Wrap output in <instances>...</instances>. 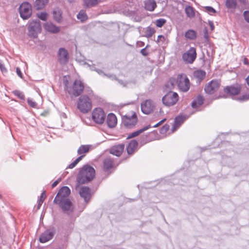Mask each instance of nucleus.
I'll return each mask as SVG.
<instances>
[{"mask_svg": "<svg viewBox=\"0 0 249 249\" xmlns=\"http://www.w3.org/2000/svg\"><path fill=\"white\" fill-rule=\"evenodd\" d=\"M176 83L179 89L182 91L186 92L190 88V81L185 74L178 75Z\"/></svg>", "mask_w": 249, "mask_h": 249, "instance_id": "nucleus-5", "label": "nucleus"}, {"mask_svg": "<svg viewBox=\"0 0 249 249\" xmlns=\"http://www.w3.org/2000/svg\"><path fill=\"white\" fill-rule=\"evenodd\" d=\"M27 103L31 107H35L36 106V103L31 98L27 99Z\"/></svg>", "mask_w": 249, "mask_h": 249, "instance_id": "nucleus-43", "label": "nucleus"}, {"mask_svg": "<svg viewBox=\"0 0 249 249\" xmlns=\"http://www.w3.org/2000/svg\"><path fill=\"white\" fill-rule=\"evenodd\" d=\"M244 16L245 18V19L248 22H249V11H246L244 12Z\"/></svg>", "mask_w": 249, "mask_h": 249, "instance_id": "nucleus-46", "label": "nucleus"}, {"mask_svg": "<svg viewBox=\"0 0 249 249\" xmlns=\"http://www.w3.org/2000/svg\"><path fill=\"white\" fill-rule=\"evenodd\" d=\"M238 100L241 102L246 101L249 100V94H245L238 98Z\"/></svg>", "mask_w": 249, "mask_h": 249, "instance_id": "nucleus-42", "label": "nucleus"}, {"mask_svg": "<svg viewBox=\"0 0 249 249\" xmlns=\"http://www.w3.org/2000/svg\"><path fill=\"white\" fill-rule=\"evenodd\" d=\"M168 129V126L167 125H164L160 129V133H162L163 132H166Z\"/></svg>", "mask_w": 249, "mask_h": 249, "instance_id": "nucleus-50", "label": "nucleus"}, {"mask_svg": "<svg viewBox=\"0 0 249 249\" xmlns=\"http://www.w3.org/2000/svg\"><path fill=\"white\" fill-rule=\"evenodd\" d=\"M170 83L172 85V86L173 87L174 85V80L173 79H171L170 80Z\"/></svg>", "mask_w": 249, "mask_h": 249, "instance_id": "nucleus-58", "label": "nucleus"}, {"mask_svg": "<svg viewBox=\"0 0 249 249\" xmlns=\"http://www.w3.org/2000/svg\"><path fill=\"white\" fill-rule=\"evenodd\" d=\"M37 17L41 20L45 21L48 18V14L46 12H41L37 14Z\"/></svg>", "mask_w": 249, "mask_h": 249, "instance_id": "nucleus-40", "label": "nucleus"}, {"mask_svg": "<svg viewBox=\"0 0 249 249\" xmlns=\"http://www.w3.org/2000/svg\"><path fill=\"white\" fill-rule=\"evenodd\" d=\"M209 25H210V26L211 27V30H213L214 29V28L213 22L212 21H210L209 22Z\"/></svg>", "mask_w": 249, "mask_h": 249, "instance_id": "nucleus-55", "label": "nucleus"}, {"mask_svg": "<svg viewBox=\"0 0 249 249\" xmlns=\"http://www.w3.org/2000/svg\"><path fill=\"white\" fill-rule=\"evenodd\" d=\"M46 197V192L44 191L41 193V195L40 196V198H39V200H40V201L43 202L44 200H45Z\"/></svg>", "mask_w": 249, "mask_h": 249, "instance_id": "nucleus-47", "label": "nucleus"}, {"mask_svg": "<svg viewBox=\"0 0 249 249\" xmlns=\"http://www.w3.org/2000/svg\"><path fill=\"white\" fill-rule=\"evenodd\" d=\"M157 6L156 1L154 0H146L145 1V8L150 11H153Z\"/></svg>", "mask_w": 249, "mask_h": 249, "instance_id": "nucleus-23", "label": "nucleus"}, {"mask_svg": "<svg viewBox=\"0 0 249 249\" xmlns=\"http://www.w3.org/2000/svg\"><path fill=\"white\" fill-rule=\"evenodd\" d=\"M79 193L81 197H83L86 202H88L91 196L90 189L88 187H82L79 191Z\"/></svg>", "mask_w": 249, "mask_h": 249, "instance_id": "nucleus-16", "label": "nucleus"}, {"mask_svg": "<svg viewBox=\"0 0 249 249\" xmlns=\"http://www.w3.org/2000/svg\"><path fill=\"white\" fill-rule=\"evenodd\" d=\"M246 81L248 86H249V75L246 78Z\"/></svg>", "mask_w": 249, "mask_h": 249, "instance_id": "nucleus-60", "label": "nucleus"}, {"mask_svg": "<svg viewBox=\"0 0 249 249\" xmlns=\"http://www.w3.org/2000/svg\"><path fill=\"white\" fill-rule=\"evenodd\" d=\"M196 57V49L191 47L189 50L184 53L182 55V59L186 63L192 64L195 61Z\"/></svg>", "mask_w": 249, "mask_h": 249, "instance_id": "nucleus-11", "label": "nucleus"}, {"mask_svg": "<svg viewBox=\"0 0 249 249\" xmlns=\"http://www.w3.org/2000/svg\"><path fill=\"white\" fill-rule=\"evenodd\" d=\"M154 102L150 99H147L141 103V110L145 114H149L153 112L155 108Z\"/></svg>", "mask_w": 249, "mask_h": 249, "instance_id": "nucleus-12", "label": "nucleus"}, {"mask_svg": "<svg viewBox=\"0 0 249 249\" xmlns=\"http://www.w3.org/2000/svg\"><path fill=\"white\" fill-rule=\"evenodd\" d=\"M113 164V160L107 158L104 160V168L106 170H108L112 167Z\"/></svg>", "mask_w": 249, "mask_h": 249, "instance_id": "nucleus-29", "label": "nucleus"}, {"mask_svg": "<svg viewBox=\"0 0 249 249\" xmlns=\"http://www.w3.org/2000/svg\"><path fill=\"white\" fill-rule=\"evenodd\" d=\"M71 193V190L67 186H63L58 191L56 195L53 203L57 204L65 213L69 214L72 213L74 210V207L68 198Z\"/></svg>", "mask_w": 249, "mask_h": 249, "instance_id": "nucleus-1", "label": "nucleus"}, {"mask_svg": "<svg viewBox=\"0 0 249 249\" xmlns=\"http://www.w3.org/2000/svg\"><path fill=\"white\" fill-rule=\"evenodd\" d=\"M225 5L228 9H233L236 7V2L235 0H226Z\"/></svg>", "mask_w": 249, "mask_h": 249, "instance_id": "nucleus-35", "label": "nucleus"}, {"mask_svg": "<svg viewBox=\"0 0 249 249\" xmlns=\"http://www.w3.org/2000/svg\"><path fill=\"white\" fill-rule=\"evenodd\" d=\"M106 114L104 110L100 108H94L92 112V119L97 124H102L105 122Z\"/></svg>", "mask_w": 249, "mask_h": 249, "instance_id": "nucleus-8", "label": "nucleus"}, {"mask_svg": "<svg viewBox=\"0 0 249 249\" xmlns=\"http://www.w3.org/2000/svg\"><path fill=\"white\" fill-rule=\"evenodd\" d=\"M178 100V96L176 92L170 91L165 95L162 99L163 104L167 107L174 106Z\"/></svg>", "mask_w": 249, "mask_h": 249, "instance_id": "nucleus-6", "label": "nucleus"}, {"mask_svg": "<svg viewBox=\"0 0 249 249\" xmlns=\"http://www.w3.org/2000/svg\"><path fill=\"white\" fill-rule=\"evenodd\" d=\"M53 16L54 19L57 22H59L62 18L61 12L59 9H54L53 11Z\"/></svg>", "mask_w": 249, "mask_h": 249, "instance_id": "nucleus-34", "label": "nucleus"}, {"mask_svg": "<svg viewBox=\"0 0 249 249\" xmlns=\"http://www.w3.org/2000/svg\"><path fill=\"white\" fill-rule=\"evenodd\" d=\"M124 145L123 144L115 145L113 146L110 150V153L116 156H120L124 150Z\"/></svg>", "mask_w": 249, "mask_h": 249, "instance_id": "nucleus-17", "label": "nucleus"}, {"mask_svg": "<svg viewBox=\"0 0 249 249\" xmlns=\"http://www.w3.org/2000/svg\"><path fill=\"white\" fill-rule=\"evenodd\" d=\"M99 1V0H84V3L86 7H90L96 5Z\"/></svg>", "mask_w": 249, "mask_h": 249, "instance_id": "nucleus-32", "label": "nucleus"}, {"mask_svg": "<svg viewBox=\"0 0 249 249\" xmlns=\"http://www.w3.org/2000/svg\"><path fill=\"white\" fill-rule=\"evenodd\" d=\"M243 62L246 65L248 64V61L247 58H244V59Z\"/></svg>", "mask_w": 249, "mask_h": 249, "instance_id": "nucleus-59", "label": "nucleus"}, {"mask_svg": "<svg viewBox=\"0 0 249 249\" xmlns=\"http://www.w3.org/2000/svg\"><path fill=\"white\" fill-rule=\"evenodd\" d=\"M55 234V230L53 228L45 231L40 235L39 240L42 243H45L51 240Z\"/></svg>", "mask_w": 249, "mask_h": 249, "instance_id": "nucleus-14", "label": "nucleus"}, {"mask_svg": "<svg viewBox=\"0 0 249 249\" xmlns=\"http://www.w3.org/2000/svg\"><path fill=\"white\" fill-rule=\"evenodd\" d=\"M16 72H17V73L18 75V76H19L20 78H22V73H21L20 70L19 68H17Z\"/></svg>", "mask_w": 249, "mask_h": 249, "instance_id": "nucleus-53", "label": "nucleus"}, {"mask_svg": "<svg viewBox=\"0 0 249 249\" xmlns=\"http://www.w3.org/2000/svg\"><path fill=\"white\" fill-rule=\"evenodd\" d=\"M138 145V142L135 140H132L127 146V152L128 154L130 155L133 153L134 150Z\"/></svg>", "mask_w": 249, "mask_h": 249, "instance_id": "nucleus-24", "label": "nucleus"}, {"mask_svg": "<svg viewBox=\"0 0 249 249\" xmlns=\"http://www.w3.org/2000/svg\"><path fill=\"white\" fill-rule=\"evenodd\" d=\"M205 37L206 38H207V39L208 38V36H207V34H205Z\"/></svg>", "mask_w": 249, "mask_h": 249, "instance_id": "nucleus-61", "label": "nucleus"}, {"mask_svg": "<svg viewBox=\"0 0 249 249\" xmlns=\"http://www.w3.org/2000/svg\"><path fill=\"white\" fill-rule=\"evenodd\" d=\"M166 120V119H162V120H161L160 122H159V123H158L157 124H155L154 125H153L152 127H157L159 125H160L161 124H162Z\"/></svg>", "mask_w": 249, "mask_h": 249, "instance_id": "nucleus-52", "label": "nucleus"}, {"mask_svg": "<svg viewBox=\"0 0 249 249\" xmlns=\"http://www.w3.org/2000/svg\"><path fill=\"white\" fill-rule=\"evenodd\" d=\"M185 11L187 16L190 18H193L195 16V12L192 7L186 6Z\"/></svg>", "mask_w": 249, "mask_h": 249, "instance_id": "nucleus-33", "label": "nucleus"}, {"mask_svg": "<svg viewBox=\"0 0 249 249\" xmlns=\"http://www.w3.org/2000/svg\"><path fill=\"white\" fill-rule=\"evenodd\" d=\"M184 121V118L181 116L177 117L174 121V123L173 124V126L172 127L171 130L173 132H175L179 126L180 125L183 123Z\"/></svg>", "mask_w": 249, "mask_h": 249, "instance_id": "nucleus-21", "label": "nucleus"}, {"mask_svg": "<svg viewBox=\"0 0 249 249\" xmlns=\"http://www.w3.org/2000/svg\"><path fill=\"white\" fill-rule=\"evenodd\" d=\"M13 93L15 95L17 96L18 98L24 100V95L22 92L19 90H14L13 91Z\"/></svg>", "mask_w": 249, "mask_h": 249, "instance_id": "nucleus-39", "label": "nucleus"}, {"mask_svg": "<svg viewBox=\"0 0 249 249\" xmlns=\"http://www.w3.org/2000/svg\"><path fill=\"white\" fill-rule=\"evenodd\" d=\"M165 22V19L163 18H160L156 21V25L158 27H161Z\"/></svg>", "mask_w": 249, "mask_h": 249, "instance_id": "nucleus-41", "label": "nucleus"}, {"mask_svg": "<svg viewBox=\"0 0 249 249\" xmlns=\"http://www.w3.org/2000/svg\"><path fill=\"white\" fill-rule=\"evenodd\" d=\"M151 127V126L150 125H148L143 127L142 129H140L137 131L132 132L129 134V135L127 137V139H131V138H134L135 137H136L138 135H139L140 134H141L142 132H143V131L147 130L148 128H149Z\"/></svg>", "mask_w": 249, "mask_h": 249, "instance_id": "nucleus-25", "label": "nucleus"}, {"mask_svg": "<svg viewBox=\"0 0 249 249\" xmlns=\"http://www.w3.org/2000/svg\"><path fill=\"white\" fill-rule=\"evenodd\" d=\"M84 88V85L82 81L79 80H76L74 81L72 88H69L66 86V89L70 94L77 97L81 94Z\"/></svg>", "mask_w": 249, "mask_h": 249, "instance_id": "nucleus-4", "label": "nucleus"}, {"mask_svg": "<svg viewBox=\"0 0 249 249\" xmlns=\"http://www.w3.org/2000/svg\"><path fill=\"white\" fill-rule=\"evenodd\" d=\"M148 47V45H147L145 48H143L141 50V53L143 56H147L148 55V52L146 50V48Z\"/></svg>", "mask_w": 249, "mask_h": 249, "instance_id": "nucleus-45", "label": "nucleus"}, {"mask_svg": "<svg viewBox=\"0 0 249 249\" xmlns=\"http://www.w3.org/2000/svg\"><path fill=\"white\" fill-rule=\"evenodd\" d=\"M85 156L84 155H81L79 157H78L72 163H71L69 165V168L70 169H72L74 168L76 164L82 159V158Z\"/></svg>", "mask_w": 249, "mask_h": 249, "instance_id": "nucleus-38", "label": "nucleus"}, {"mask_svg": "<svg viewBox=\"0 0 249 249\" xmlns=\"http://www.w3.org/2000/svg\"><path fill=\"white\" fill-rule=\"evenodd\" d=\"M41 30L40 22L39 20H33L31 22L28 27V35L30 36L35 38Z\"/></svg>", "mask_w": 249, "mask_h": 249, "instance_id": "nucleus-9", "label": "nucleus"}, {"mask_svg": "<svg viewBox=\"0 0 249 249\" xmlns=\"http://www.w3.org/2000/svg\"><path fill=\"white\" fill-rule=\"evenodd\" d=\"M107 123L108 127L110 128L114 127L117 123V119L116 116L113 113L108 114L107 118Z\"/></svg>", "mask_w": 249, "mask_h": 249, "instance_id": "nucleus-19", "label": "nucleus"}, {"mask_svg": "<svg viewBox=\"0 0 249 249\" xmlns=\"http://www.w3.org/2000/svg\"><path fill=\"white\" fill-rule=\"evenodd\" d=\"M1 197V195H0V198Z\"/></svg>", "mask_w": 249, "mask_h": 249, "instance_id": "nucleus-62", "label": "nucleus"}, {"mask_svg": "<svg viewBox=\"0 0 249 249\" xmlns=\"http://www.w3.org/2000/svg\"><path fill=\"white\" fill-rule=\"evenodd\" d=\"M196 32L193 30H189L185 34V37L189 39H194L196 38Z\"/></svg>", "mask_w": 249, "mask_h": 249, "instance_id": "nucleus-31", "label": "nucleus"}, {"mask_svg": "<svg viewBox=\"0 0 249 249\" xmlns=\"http://www.w3.org/2000/svg\"><path fill=\"white\" fill-rule=\"evenodd\" d=\"M78 19H80L81 21H85L88 18V16L84 10H81L79 12L77 15Z\"/></svg>", "mask_w": 249, "mask_h": 249, "instance_id": "nucleus-36", "label": "nucleus"}, {"mask_svg": "<svg viewBox=\"0 0 249 249\" xmlns=\"http://www.w3.org/2000/svg\"><path fill=\"white\" fill-rule=\"evenodd\" d=\"M205 9L207 12L209 13H214L216 12L215 9H214L211 6H206L205 7Z\"/></svg>", "mask_w": 249, "mask_h": 249, "instance_id": "nucleus-44", "label": "nucleus"}, {"mask_svg": "<svg viewBox=\"0 0 249 249\" xmlns=\"http://www.w3.org/2000/svg\"><path fill=\"white\" fill-rule=\"evenodd\" d=\"M45 29L52 33H57L60 31L59 27L56 26L52 23L47 22L44 25Z\"/></svg>", "mask_w": 249, "mask_h": 249, "instance_id": "nucleus-20", "label": "nucleus"}, {"mask_svg": "<svg viewBox=\"0 0 249 249\" xmlns=\"http://www.w3.org/2000/svg\"><path fill=\"white\" fill-rule=\"evenodd\" d=\"M43 201H40V200H38V202H37V209H39L41 206L42 205V203H43Z\"/></svg>", "mask_w": 249, "mask_h": 249, "instance_id": "nucleus-56", "label": "nucleus"}, {"mask_svg": "<svg viewBox=\"0 0 249 249\" xmlns=\"http://www.w3.org/2000/svg\"><path fill=\"white\" fill-rule=\"evenodd\" d=\"M0 70L2 72H5L6 71V69H5L4 66L2 63V62L0 61Z\"/></svg>", "mask_w": 249, "mask_h": 249, "instance_id": "nucleus-49", "label": "nucleus"}, {"mask_svg": "<svg viewBox=\"0 0 249 249\" xmlns=\"http://www.w3.org/2000/svg\"><path fill=\"white\" fill-rule=\"evenodd\" d=\"M92 92L91 90L88 91L89 95H83L79 97L77 103V109L83 113H87L92 108V101L90 98Z\"/></svg>", "mask_w": 249, "mask_h": 249, "instance_id": "nucleus-3", "label": "nucleus"}, {"mask_svg": "<svg viewBox=\"0 0 249 249\" xmlns=\"http://www.w3.org/2000/svg\"><path fill=\"white\" fill-rule=\"evenodd\" d=\"M155 32V29L151 27H148L145 31L146 35L145 36L147 37H150L152 36V35Z\"/></svg>", "mask_w": 249, "mask_h": 249, "instance_id": "nucleus-37", "label": "nucleus"}, {"mask_svg": "<svg viewBox=\"0 0 249 249\" xmlns=\"http://www.w3.org/2000/svg\"><path fill=\"white\" fill-rule=\"evenodd\" d=\"M137 115L134 112L126 114L122 118V121L124 125L129 128L134 127L137 124Z\"/></svg>", "mask_w": 249, "mask_h": 249, "instance_id": "nucleus-7", "label": "nucleus"}, {"mask_svg": "<svg viewBox=\"0 0 249 249\" xmlns=\"http://www.w3.org/2000/svg\"><path fill=\"white\" fill-rule=\"evenodd\" d=\"M90 145H82L78 149L77 153L79 155L84 154L89 152Z\"/></svg>", "mask_w": 249, "mask_h": 249, "instance_id": "nucleus-28", "label": "nucleus"}, {"mask_svg": "<svg viewBox=\"0 0 249 249\" xmlns=\"http://www.w3.org/2000/svg\"><path fill=\"white\" fill-rule=\"evenodd\" d=\"M69 54L67 51L64 48H60L58 53V59L61 64H65L69 60Z\"/></svg>", "mask_w": 249, "mask_h": 249, "instance_id": "nucleus-15", "label": "nucleus"}, {"mask_svg": "<svg viewBox=\"0 0 249 249\" xmlns=\"http://www.w3.org/2000/svg\"><path fill=\"white\" fill-rule=\"evenodd\" d=\"M240 91L241 89L239 87L229 86L224 89V92L229 95H237Z\"/></svg>", "mask_w": 249, "mask_h": 249, "instance_id": "nucleus-18", "label": "nucleus"}, {"mask_svg": "<svg viewBox=\"0 0 249 249\" xmlns=\"http://www.w3.org/2000/svg\"><path fill=\"white\" fill-rule=\"evenodd\" d=\"M19 12L22 18L23 19L29 18L32 13L31 4L27 2L22 3L19 8Z\"/></svg>", "mask_w": 249, "mask_h": 249, "instance_id": "nucleus-10", "label": "nucleus"}, {"mask_svg": "<svg viewBox=\"0 0 249 249\" xmlns=\"http://www.w3.org/2000/svg\"><path fill=\"white\" fill-rule=\"evenodd\" d=\"M166 120V119H162V120H161L160 122H159V123H158L157 124H155L154 125H153L152 127H157L159 125H160L161 124H162Z\"/></svg>", "mask_w": 249, "mask_h": 249, "instance_id": "nucleus-51", "label": "nucleus"}, {"mask_svg": "<svg viewBox=\"0 0 249 249\" xmlns=\"http://www.w3.org/2000/svg\"><path fill=\"white\" fill-rule=\"evenodd\" d=\"M49 0H36L35 6L36 9H42L48 3Z\"/></svg>", "mask_w": 249, "mask_h": 249, "instance_id": "nucleus-27", "label": "nucleus"}, {"mask_svg": "<svg viewBox=\"0 0 249 249\" xmlns=\"http://www.w3.org/2000/svg\"><path fill=\"white\" fill-rule=\"evenodd\" d=\"M95 174V171L93 167L85 165L80 169L77 178V181L79 184L86 183L93 179Z\"/></svg>", "mask_w": 249, "mask_h": 249, "instance_id": "nucleus-2", "label": "nucleus"}, {"mask_svg": "<svg viewBox=\"0 0 249 249\" xmlns=\"http://www.w3.org/2000/svg\"><path fill=\"white\" fill-rule=\"evenodd\" d=\"M204 98L202 96H198L192 103L193 108H196L203 104Z\"/></svg>", "mask_w": 249, "mask_h": 249, "instance_id": "nucleus-26", "label": "nucleus"}, {"mask_svg": "<svg viewBox=\"0 0 249 249\" xmlns=\"http://www.w3.org/2000/svg\"><path fill=\"white\" fill-rule=\"evenodd\" d=\"M219 86L218 81L213 80L206 85L204 89L207 94H212L218 89Z\"/></svg>", "mask_w": 249, "mask_h": 249, "instance_id": "nucleus-13", "label": "nucleus"}, {"mask_svg": "<svg viewBox=\"0 0 249 249\" xmlns=\"http://www.w3.org/2000/svg\"><path fill=\"white\" fill-rule=\"evenodd\" d=\"M85 65H87L91 70L96 71L99 74L101 75L107 76L109 78L111 77L110 75H107L104 73L102 70L96 68L94 65H90L89 64L87 63H85Z\"/></svg>", "mask_w": 249, "mask_h": 249, "instance_id": "nucleus-30", "label": "nucleus"}, {"mask_svg": "<svg viewBox=\"0 0 249 249\" xmlns=\"http://www.w3.org/2000/svg\"><path fill=\"white\" fill-rule=\"evenodd\" d=\"M60 179H58V180L55 181L52 185V186L53 188H54L58 184V183L60 182Z\"/></svg>", "mask_w": 249, "mask_h": 249, "instance_id": "nucleus-54", "label": "nucleus"}, {"mask_svg": "<svg viewBox=\"0 0 249 249\" xmlns=\"http://www.w3.org/2000/svg\"><path fill=\"white\" fill-rule=\"evenodd\" d=\"M193 75L197 82H200L205 77L206 72L202 70H196L194 72Z\"/></svg>", "mask_w": 249, "mask_h": 249, "instance_id": "nucleus-22", "label": "nucleus"}, {"mask_svg": "<svg viewBox=\"0 0 249 249\" xmlns=\"http://www.w3.org/2000/svg\"><path fill=\"white\" fill-rule=\"evenodd\" d=\"M165 40L164 36L162 35H159L158 36V39L157 42L160 43V42H163Z\"/></svg>", "mask_w": 249, "mask_h": 249, "instance_id": "nucleus-48", "label": "nucleus"}, {"mask_svg": "<svg viewBox=\"0 0 249 249\" xmlns=\"http://www.w3.org/2000/svg\"><path fill=\"white\" fill-rule=\"evenodd\" d=\"M119 83H120L121 85H123V86H124H124H126V85H127V83H124V82H123L122 81H119Z\"/></svg>", "mask_w": 249, "mask_h": 249, "instance_id": "nucleus-57", "label": "nucleus"}]
</instances>
